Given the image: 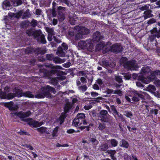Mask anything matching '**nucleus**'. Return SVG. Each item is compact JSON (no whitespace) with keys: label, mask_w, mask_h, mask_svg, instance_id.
I'll list each match as a JSON object with an SVG mask.
<instances>
[{"label":"nucleus","mask_w":160,"mask_h":160,"mask_svg":"<svg viewBox=\"0 0 160 160\" xmlns=\"http://www.w3.org/2000/svg\"><path fill=\"white\" fill-rule=\"evenodd\" d=\"M31 113L30 111H28L26 112H21L18 113L15 112L14 113V114L21 118H22V121L27 122L28 124L30 125H32L34 127H38L41 126L42 125V123H39L38 122L36 121L32 120V119H24L25 118L29 117Z\"/></svg>","instance_id":"1"},{"label":"nucleus","mask_w":160,"mask_h":160,"mask_svg":"<svg viewBox=\"0 0 160 160\" xmlns=\"http://www.w3.org/2000/svg\"><path fill=\"white\" fill-rule=\"evenodd\" d=\"M56 92L54 88L48 85L41 88L40 92L36 94L35 97L38 98H43L44 97L52 98L53 96L50 92L55 94Z\"/></svg>","instance_id":"2"},{"label":"nucleus","mask_w":160,"mask_h":160,"mask_svg":"<svg viewBox=\"0 0 160 160\" xmlns=\"http://www.w3.org/2000/svg\"><path fill=\"white\" fill-rule=\"evenodd\" d=\"M39 65L41 67L39 70L40 74L41 75H42L43 77H49L53 74L57 73L58 72V69H61L62 68L61 67L59 66H53L52 65L51 66V68L52 69L49 71L44 68H42V67H43V65Z\"/></svg>","instance_id":"3"},{"label":"nucleus","mask_w":160,"mask_h":160,"mask_svg":"<svg viewBox=\"0 0 160 160\" xmlns=\"http://www.w3.org/2000/svg\"><path fill=\"white\" fill-rule=\"evenodd\" d=\"M120 64L125 68L128 70H133L137 68V64L135 60L128 61L126 57H122L120 59Z\"/></svg>","instance_id":"4"},{"label":"nucleus","mask_w":160,"mask_h":160,"mask_svg":"<svg viewBox=\"0 0 160 160\" xmlns=\"http://www.w3.org/2000/svg\"><path fill=\"white\" fill-rule=\"evenodd\" d=\"M111 44L109 42H107L103 46V48L106 49V52L110 51L114 53H118L121 52L122 48L119 44H115L111 46Z\"/></svg>","instance_id":"5"},{"label":"nucleus","mask_w":160,"mask_h":160,"mask_svg":"<svg viewBox=\"0 0 160 160\" xmlns=\"http://www.w3.org/2000/svg\"><path fill=\"white\" fill-rule=\"evenodd\" d=\"M33 36L37 39L38 42L42 44L46 43L45 36L40 30H35Z\"/></svg>","instance_id":"6"},{"label":"nucleus","mask_w":160,"mask_h":160,"mask_svg":"<svg viewBox=\"0 0 160 160\" xmlns=\"http://www.w3.org/2000/svg\"><path fill=\"white\" fill-rule=\"evenodd\" d=\"M79 47L82 49H87L88 51L92 52L93 48V45L91 43L86 42L85 41H80L78 43Z\"/></svg>","instance_id":"7"},{"label":"nucleus","mask_w":160,"mask_h":160,"mask_svg":"<svg viewBox=\"0 0 160 160\" xmlns=\"http://www.w3.org/2000/svg\"><path fill=\"white\" fill-rule=\"evenodd\" d=\"M98 117L102 122H109L108 112L106 110H101L98 113Z\"/></svg>","instance_id":"8"},{"label":"nucleus","mask_w":160,"mask_h":160,"mask_svg":"<svg viewBox=\"0 0 160 160\" xmlns=\"http://www.w3.org/2000/svg\"><path fill=\"white\" fill-rule=\"evenodd\" d=\"M68 49V46L65 43H63L61 46L59 47L57 52V53L58 56L61 57H65V53L64 51L67 50Z\"/></svg>","instance_id":"9"},{"label":"nucleus","mask_w":160,"mask_h":160,"mask_svg":"<svg viewBox=\"0 0 160 160\" xmlns=\"http://www.w3.org/2000/svg\"><path fill=\"white\" fill-rule=\"evenodd\" d=\"M154 77L152 76L151 74L146 78L142 76H139L138 77V80L141 81L142 82L147 84L151 81L154 80Z\"/></svg>","instance_id":"10"},{"label":"nucleus","mask_w":160,"mask_h":160,"mask_svg":"<svg viewBox=\"0 0 160 160\" xmlns=\"http://www.w3.org/2000/svg\"><path fill=\"white\" fill-rule=\"evenodd\" d=\"M75 29L78 30L82 34L86 35L89 33V30L83 26H76L74 28Z\"/></svg>","instance_id":"11"},{"label":"nucleus","mask_w":160,"mask_h":160,"mask_svg":"<svg viewBox=\"0 0 160 160\" xmlns=\"http://www.w3.org/2000/svg\"><path fill=\"white\" fill-rule=\"evenodd\" d=\"M100 65L106 69L109 67L114 68L115 66V64L114 62L110 63L107 60L102 61L100 62Z\"/></svg>","instance_id":"12"},{"label":"nucleus","mask_w":160,"mask_h":160,"mask_svg":"<svg viewBox=\"0 0 160 160\" xmlns=\"http://www.w3.org/2000/svg\"><path fill=\"white\" fill-rule=\"evenodd\" d=\"M104 37L100 35L99 32H96L93 36V40L95 42H98L102 40Z\"/></svg>","instance_id":"13"},{"label":"nucleus","mask_w":160,"mask_h":160,"mask_svg":"<svg viewBox=\"0 0 160 160\" xmlns=\"http://www.w3.org/2000/svg\"><path fill=\"white\" fill-rule=\"evenodd\" d=\"M4 106L8 108L10 110H15L18 109V107L17 105L13 106V103L12 102L4 103Z\"/></svg>","instance_id":"14"},{"label":"nucleus","mask_w":160,"mask_h":160,"mask_svg":"<svg viewBox=\"0 0 160 160\" xmlns=\"http://www.w3.org/2000/svg\"><path fill=\"white\" fill-rule=\"evenodd\" d=\"M2 7L4 9L9 10L11 8L12 6L10 2L8 0H6L3 2Z\"/></svg>","instance_id":"15"},{"label":"nucleus","mask_w":160,"mask_h":160,"mask_svg":"<svg viewBox=\"0 0 160 160\" xmlns=\"http://www.w3.org/2000/svg\"><path fill=\"white\" fill-rule=\"evenodd\" d=\"M136 93L134 96L133 97L132 99L134 102H138L139 100V98L142 99H144V96L142 94L138 92L137 91H135Z\"/></svg>","instance_id":"16"},{"label":"nucleus","mask_w":160,"mask_h":160,"mask_svg":"<svg viewBox=\"0 0 160 160\" xmlns=\"http://www.w3.org/2000/svg\"><path fill=\"white\" fill-rule=\"evenodd\" d=\"M151 32L154 37L158 38L160 37V30H158L157 28H154L151 30Z\"/></svg>","instance_id":"17"},{"label":"nucleus","mask_w":160,"mask_h":160,"mask_svg":"<svg viewBox=\"0 0 160 160\" xmlns=\"http://www.w3.org/2000/svg\"><path fill=\"white\" fill-rule=\"evenodd\" d=\"M151 71V70L149 67L148 66L144 67L142 68L140 73L143 75H146L150 72Z\"/></svg>","instance_id":"18"},{"label":"nucleus","mask_w":160,"mask_h":160,"mask_svg":"<svg viewBox=\"0 0 160 160\" xmlns=\"http://www.w3.org/2000/svg\"><path fill=\"white\" fill-rule=\"evenodd\" d=\"M3 93V99H10L16 97V94L14 93H9L7 94L5 92V93Z\"/></svg>","instance_id":"19"},{"label":"nucleus","mask_w":160,"mask_h":160,"mask_svg":"<svg viewBox=\"0 0 160 160\" xmlns=\"http://www.w3.org/2000/svg\"><path fill=\"white\" fill-rule=\"evenodd\" d=\"M72 103L71 102H67L65 105L64 107V112L66 113L68 112L69 110L72 108Z\"/></svg>","instance_id":"20"},{"label":"nucleus","mask_w":160,"mask_h":160,"mask_svg":"<svg viewBox=\"0 0 160 160\" xmlns=\"http://www.w3.org/2000/svg\"><path fill=\"white\" fill-rule=\"evenodd\" d=\"M109 147L107 143H103L99 147V149L100 151L105 152L108 148Z\"/></svg>","instance_id":"21"},{"label":"nucleus","mask_w":160,"mask_h":160,"mask_svg":"<svg viewBox=\"0 0 160 160\" xmlns=\"http://www.w3.org/2000/svg\"><path fill=\"white\" fill-rule=\"evenodd\" d=\"M14 92H15L14 94H16V96L18 97H21L22 96L23 93L22 92V90L20 88H15L14 90Z\"/></svg>","instance_id":"22"},{"label":"nucleus","mask_w":160,"mask_h":160,"mask_svg":"<svg viewBox=\"0 0 160 160\" xmlns=\"http://www.w3.org/2000/svg\"><path fill=\"white\" fill-rule=\"evenodd\" d=\"M108 143L110 144L112 147H117L118 144V141L115 139H111L107 140Z\"/></svg>","instance_id":"23"},{"label":"nucleus","mask_w":160,"mask_h":160,"mask_svg":"<svg viewBox=\"0 0 160 160\" xmlns=\"http://www.w3.org/2000/svg\"><path fill=\"white\" fill-rule=\"evenodd\" d=\"M58 18L60 22L63 21L65 18V15L63 12H60V11L58 13Z\"/></svg>","instance_id":"24"},{"label":"nucleus","mask_w":160,"mask_h":160,"mask_svg":"<svg viewBox=\"0 0 160 160\" xmlns=\"http://www.w3.org/2000/svg\"><path fill=\"white\" fill-rule=\"evenodd\" d=\"M22 1L23 0H12L13 5L15 7L21 5Z\"/></svg>","instance_id":"25"},{"label":"nucleus","mask_w":160,"mask_h":160,"mask_svg":"<svg viewBox=\"0 0 160 160\" xmlns=\"http://www.w3.org/2000/svg\"><path fill=\"white\" fill-rule=\"evenodd\" d=\"M22 96L29 98H33L34 97V95H33L32 92L30 91H27L23 92Z\"/></svg>","instance_id":"26"},{"label":"nucleus","mask_w":160,"mask_h":160,"mask_svg":"<svg viewBox=\"0 0 160 160\" xmlns=\"http://www.w3.org/2000/svg\"><path fill=\"white\" fill-rule=\"evenodd\" d=\"M152 76L154 77V80L155 79L157 76H160V70L150 72Z\"/></svg>","instance_id":"27"},{"label":"nucleus","mask_w":160,"mask_h":160,"mask_svg":"<svg viewBox=\"0 0 160 160\" xmlns=\"http://www.w3.org/2000/svg\"><path fill=\"white\" fill-rule=\"evenodd\" d=\"M35 29L33 28H30V29L26 30V33L29 36H33Z\"/></svg>","instance_id":"28"},{"label":"nucleus","mask_w":160,"mask_h":160,"mask_svg":"<svg viewBox=\"0 0 160 160\" xmlns=\"http://www.w3.org/2000/svg\"><path fill=\"white\" fill-rule=\"evenodd\" d=\"M152 11L148 10L144 12V14L145 18H150L153 16V15L151 13Z\"/></svg>","instance_id":"29"},{"label":"nucleus","mask_w":160,"mask_h":160,"mask_svg":"<svg viewBox=\"0 0 160 160\" xmlns=\"http://www.w3.org/2000/svg\"><path fill=\"white\" fill-rule=\"evenodd\" d=\"M122 144L120 145L121 147H124L126 148H128L129 146L128 143L124 139L122 140Z\"/></svg>","instance_id":"30"},{"label":"nucleus","mask_w":160,"mask_h":160,"mask_svg":"<svg viewBox=\"0 0 160 160\" xmlns=\"http://www.w3.org/2000/svg\"><path fill=\"white\" fill-rule=\"evenodd\" d=\"M38 22L36 20L33 19L30 22V24L31 26L32 27L35 28L38 25Z\"/></svg>","instance_id":"31"},{"label":"nucleus","mask_w":160,"mask_h":160,"mask_svg":"<svg viewBox=\"0 0 160 160\" xmlns=\"http://www.w3.org/2000/svg\"><path fill=\"white\" fill-rule=\"evenodd\" d=\"M31 14L30 12L27 11L24 12L22 18L23 19H26L30 17Z\"/></svg>","instance_id":"32"},{"label":"nucleus","mask_w":160,"mask_h":160,"mask_svg":"<svg viewBox=\"0 0 160 160\" xmlns=\"http://www.w3.org/2000/svg\"><path fill=\"white\" fill-rule=\"evenodd\" d=\"M30 22L28 21H25L23 22L21 24V26L23 28H26L29 26Z\"/></svg>","instance_id":"33"},{"label":"nucleus","mask_w":160,"mask_h":160,"mask_svg":"<svg viewBox=\"0 0 160 160\" xmlns=\"http://www.w3.org/2000/svg\"><path fill=\"white\" fill-rule=\"evenodd\" d=\"M106 124L103 123L99 122L98 123V128L99 130L102 131L106 128Z\"/></svg>","instance_id":"34"},{"label":"nucleus","mask_w":160,"mask_h":160,"mask_svg":"<svg viewBox=\"0 0 160 160\" xmlns=\"http://www.w3.org/2000/svg\"><path fill=\"white\" fill-rule=\"evenodd\" d=\"M147 88L149 91L152 92H153L156 90L155 87L152 85H149Z\"/></svg>","instance_id":"35"},{"label":"nucleus","mask_w":160,"mask_h":160,"mask_svg":"<svg viewBox=\"0 0 160 160\" xmlns=\"http://www.w3.org/2000/svg\"><path fill=\"white\" fill-rule=\"evenodd\" d=\"M115 80L118 83H122L123 82L122 78L121 76L118 75L116 76L115 77Z\"/></svg>","instance_id":"36"},{"label":"nucleus","mask_w":160,"mask_h":160,"mask_svg":"<svg viewBox=\"0 0 160 160\" xmlns=\"http://www.w3.org/2000/svg\"><path fill=\"white\" fill-rule=\"evenodd\" d=\"M106 153L110 155V157L113 156L116 153V151L115 150H108Z\"/></svg>","instance_id":"37"},{"label":"nucleus","mask_w":160,"mask_h":160,"mask_svg":"<svg viewBox=\"0 0 160 160\" xmlns=\"http://www.w3.org/2000/svg\"><path fill=\"white\" fill-rule=\"evenodd\" d=\"M66 117L65 113H62L59 118V121H60V124H61L63 122L64 119Z\"/></svg>","instance_id":"38"},{"label":"nucleus","mask_w":160,"mask_h":160,"mask_svg":"<svg viewBox=\"0 0 160 160\" xmlns=\"http://www.w3.org/2000/svg\"><path fill=\"white\" fill-rule=\"evenodd\" d=\"M49 82L53 85H56L58 83V81L56 78H52L49 81Z\"/></svg>","instance_id":"39"},{"label":"nucleus","mask_w":160,"mask_h":160,"mask_svg":"<svg viewBox=\"0 0 160 160\" xmlns=\"http://www.w3.org/2000/svg\"><path fill=\"white\" fill-rule=\"evenodd\" d=\"M121 74L123 75V77L126 80H128L131 77V75L127 73H122Z\"/></svg>","instance_id":"40"},{"label":"nucleus","mask_w":160,"mask_h":160,"mask_svg":"<svg viewBox=\"0 0 160 160\" xmlns=\"http://www.w3.org/2000/svg\"><path fill=\"white\" fill-rule=\"evenodd\" d=\"M46 30L49 34H53L54 30L53 28H50L49 27H46Z\"/></svg>","instance_id":"41"},{"label":"nucleus","mask_w":160,"mask_h":160,"mask_svg":"<svg viewBox=\"0 0 160 160\" xmlns=\"http://www.w3.org/2000/svg\"><path fill=\"white\" fill-rule=\"evenodd\" d=\"M78 89L79 90L83 92L86 91L87 90V87L86 85L81 86L78 87Z\"/></svg>","instance_id":"42"},{"label":"nucleus","mask_w":160,"mask_h":160,"mask_svg":"<svg viewBox=\"0 0 160 160\" xmlns=\"http://www.w3.org/2000/svg\"><path fill=\"white\" fill-rule=\"evenodd\" d=\"M83 35L82 34L80 33V32L79 31V32H78L76 36H75V39L76 40H78L82 38L83 37Z\"/></svg>","instance_id":"43"},{"label":"nucleus","mask_w":160,"mask_h":160,"mask_svg":"<svg viewBox=\"0 0 160 160\" xmlns=\"http://www.w3.org/2000/svg\"><path fill=\"white\" fill-rule=\"evenodd\" d=\"M139 9L142 11L147 10L149 9V7L148 5L139 7Z\"/></svg>","instance_id":"44"},{"label":"nucleus","mask_w":160,"mask_h":160,"mask_svg":"<svg viewBox=\"0 0 160 160\" xmlns=\"http://www.w3.org/2000/svg\"><path fill=\"white\" fill-rule=\"evenodd\" d=\"M79 122V120L78 118H75L73 122V124L75 127L77 126Z\"/></svg>","instance_id":"45"},{"label":"nucleus","mask_w":160,"mask_h":160,"mask_svg":"<svg viewBox=\"0 0 160 160\" xmlns=\"http://www.w3.org/2000/svg\"><path fill=\"white\" fill-rule=\"evenodd\" d=\"M46 55V58L48 60H52L54 59V56L52 54H47Z\"/></svg>","instance_id":"46"},{"label":"nucleus","mask_w":160,"mask_h":160,"mask_svg":"<svg viewBox=\"0 0 160 160\" xmlns=\"http://www.w3.org/2000/svg\"><path fill=\"white\" fill-rule=\"evenodd\" d=\"M69 21L71 24L75 25L76 23L75 20L73 18L69 17Z\"/></svg>","instance_id":"47"},{"label":"nucleus","mask_w":160,"mask_h":160,"mask_svg":"<svg viewBox=\"0 0 160 160\" xmlns=\"http://www.w3.org/2000/svg\"><path fill=\"white\" fill-rule=\"evenodd\" d=\"M46 129H47V128L43 127H41L37 129L38 131L42 133L45 132Z\"/></svg>","instance_id":"48"},{"label":"nucleus","mask_w":160,"mask_h":160,"mask_svg":"<svg viewBox=\"0 0 160 160\" xmlns=\"http://www.w3.org/2000/svg\"><path fill=\"white\" fill-rule=\"evenodd\" d=\"M46 51L45 49H42L39 48L38 49V53L41 54H45L46 52Z\"/></svg>","instance_id":"49"},{"label":"nucleus","mask_w":160,"mask_h":160,"mask_svg":"<svg viewBox=\"0 0 160 160\" xmlns=\"http://www.w3.org/2000/svg\"><path fill=\"white\" fill-rule=\"evenodd\" d=\"M50 11L52 12V17H54L56 16L57 14L55 8H53L50 9Z\"/></svg>","instance_id":"50"},{"label":"nucleus","mask_w":160,"mask_h":160,"mask_svg":"<svg viewBox=\"0 0 160 160\" xmlns=\"http://www.w3.org/2000/svg\"><path fill=\"white\" fill-rule=\"evenodd\" d=\"M58 13L60 11V12H62L63 11H65L66 10V8L65 7H62L61 6H59L58 7Z\"/></svg>","instance_id":"51"},{"label":"nucleus","mask_w":160,"mask_h":160,"mask_svg":"<svg viewBox=\"0 0 160 160\" xmlns=\"http://www.w3.org/2000/svg\"><path fill=\"white\" fill-rule=\"evenodd\" d=\"M90 141L92 142L94 145H97L98 143V142L97 139L94 138H92Z\"/></svg>","instance_id":"52"},{"label":"nucleus","mask_w":160,"mask_h":160,"mask_svg":"<svg viewBox=\"0 0 160 160\" xmlns=\"http://www.w3.org/2000/svg\"><path fill=\"white\" fill-rule=\"evenodd\" d=\"M77 117H78V118H81L83 119L85 117V115L83 113H79L77 114Z\"/></svg>","instance_id":"53"},{"label":"nucleus","mask_w":160,"mask_h":160,"mask_svg":"<svg viewBox=\"0 0 160 160\" xmlns=\"http://www.w3.org/2000/svg\"><path fill=\"white\" fill-rule=\"evenodd\" d=\"M124 115L128 117H132L133 115L132 113L127 111H125V112Z\"/></svg>","instance_id":"54"},{"label":"nucleus","mask_w":160,"mask_h":160,"mask_svg":"<svg viewBox=\"0 0 160 160\" xmlns=\"http://www.w3.org/2000/svg\"><path fill=\"white\" fill-rule=\"evenodd\" d=\"M123 157L125 160H130L131 159V157L126 153H124Z\"/></svg>","instance_id":"55"},{"label":"nucleus","mask_w":160,"mask_h":160,"mask_svg":"<svg viewBox=\"0 0 160 160\" xmlns=\"http://www.w3.org/2000/svg\"><path fill=\"white\" fill-rule=\"evenodd\" d=\"M23 12L22 10L18 12L15 13L16 14V18H19L20 17V16H21Z\"/></svg>","instance_id":"56"},{"label":"nucleus","mask_w":160,"mask_h":160,"mask_svg":"<svg viewBox=\"0 0 160 160\" xmlns=\"http://www.w3.org/2000/svg\"><path fill=\"white\" fill-rule=\"evenodd\" d=\"M42 11L40 9H37L36 10L35 13L38 15H41Z\"/></svg>","instance_id":"57"},{"label":"nucleus","mask_w":160,"mask_h":160,"mask_svg":"<svg viewBox=\"0 0 160 160\" xmlns=\"http://www.w3.org/2000/svg\"><path fill=\"white\" fill-rule=\"evenodd\" d=\"M113 90L111 89H109L108 88L107 89L106 91V92L108 94H110L112 93H113Z\"/></svg>","instance_id":"58"},{"label":"nucleus","mask_w":160,"mask_h":160,"mask_svg":"<svg viewBox=\"0 0 160 160\" xmlns=\"http://www.w3.org/2000/svg\"><path fill=\"white\" fill-rule=\"evenodd\" d=\"M113 93L117 94L119 95H121L122 94V91L120 90L114 91Z\"/></svg>","instance_id":"59"},{"label":"nucleus","mask_w":160,"mask_h":160,"mask_svg":"<svg viewBox=\"0 0 160 160\" xmlns=\"http://www.w3.org/2000/svg\"><path fill=\"white\" fill-rule=\"evenodd\" d=\"M136 84L137 86L140 88L143 87L144 86L140 82L138 81L136 82Z\"/></svg>","instance_id":"60"},{"label":"nucleus","mask_w":160,"mask_h":160,"mask_svg":"<svg viewBox=\"0 0 160 160\" xmlns=\"http://www.w3.org/2000/svg\"><path fill=\"white\" fill-rule=\"evenodd\" d=\"M53 39L54 41L58 43H60L62 42L61 41L60 39L57 38L55 36L53 37Z\"/></svg>","instance_id":"61"},{"label":"nucleus","mask_w":160,"mask_h":160,"mask_svg":"<svg viewBox=\"0 0 160 160\" xmlns=\"http://www.w3.org/2000/svg\"><path fill=\"white\" fill-rule=\"evenodd\" d=\"M8 15L9 17L12 18V17H14L16 18V14L15 13H12V12H9L8 13Z\"/></svg>","instance_id":"62"},{"label":"nucleus","mask_w":160,"mask_h":160,"mask_svg":"<svg viewBox=\"0 0 160 160\" xmlns=\"http://www.w3.org/2000/svg\"><path fill=\"white\" fill-rule=\"evenodd\" d=\"M80 80L81 82L83 84L87 82L86 79L83 77H81V78Z\"/></svg>","instance_id":"63"},{"label":"nucleus","mask_w":160,"mask_h":160,"mask_svg":"<svg viewBox=\"0 0 160 160\" xmlns=\"http://www.w3.org/2000/svg\"><path fill=\"white\" fill-rule=\"evenodd\" d=\"M53 60L56 63H59L60 62V58H54Z\"/></svg>","instance_id":"64"}]
</instances>
